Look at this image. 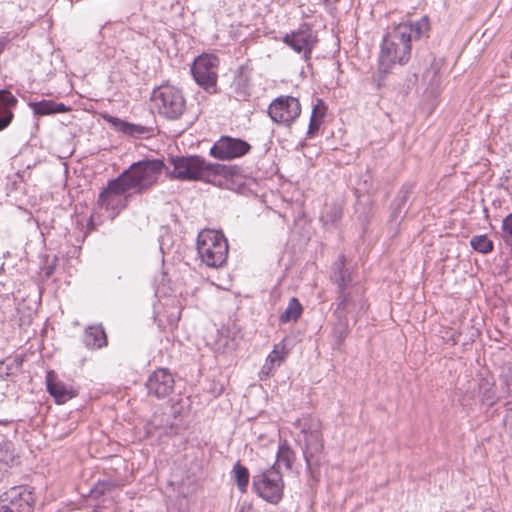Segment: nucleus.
<instances>
[{
  "label": "nucleus",
  "instance_id": "f257e3e1",
  "mask_svg": "<svg viewBox=\"0 0 512 512\" xmlns=\"http://www.w3.org/2000/svg\"><path fill=\"white\" fill-rule=\"evenodd\" d=\"M429 30V18L423 16L417 21L401 22L387 32L381 44L379 72L386 75L395 64H407L411 58L412 42L428 37Z\"/></svg>",
  "mask_w": 512,
  "mask_h": 512
},
{
  "label": "nucleus",
  "instance_id": "f03ea898",
  "mask_svg": "<svg viewBox=\"0 0 512 512\" xmlns=\"http://www.w3.org/2000/svg\"><path fill=\"white\" fill-rule=\"evenodd\" d=\"M170 162L173 169L169 172V177L179 181H203L215 184L216 177L226 174L224 165L207 162L197 155L171 157Z\"/></svg>",
  "mask_w": 512,
  "mask_h": 512
},
{
  "label": "nucleus",
  "instance_id": "7ed1b4c3",
  "mask_svg": "<svg viewBox=\"0 0 512 512\" xmlns=\"http://www.w3.org/2000/svg\"><path fill=\"white\" fill-rule=\"evenodd\" d=\"M294 425L296 428L300 429V433L303 436V439L299 440V444L307 468L311 470L313 467H318L321 463L324 451L322 424L320 420L308 416L297 419Z\"/></svg>",
  "mask_w": 512,
  "mask_h": 512
},
{
  "label": "nucleus",
  "instance_id": "20e7f679",
  "mask_svg": "<svg viewBox=\"0 0 512 512\" xmlns=\"http://www.w3.org/2000/svg\"><path fill=\"white\" fill-rule=\"evenodd\" d=\"M165 168L161 159H145L131 164L120 176L131 190L144 193L157 183Z\"/></svg>",
  "mask_w": 512,
  "mask_h": 512
},
{
  "label": "nucleus",
  "instance_id": "39448f33",
  "mask_svg": "<svg viewBox=\"0 0 512 512\" xmlns=\"http://www.w3.org/2000/svg\"><path fill=\"white\" fill-rule=\"evenodd\" d=\"M197 252L208 267H221L227 260L228 243L223 233L205 229L197 237Z\"/></svg>",
  "mask_w": 512,
  "mask_h": 512
},
{
  "label": "nucleus",
  "instance_id": "423d86ee",
  "mask_svg": "<svg viewBox=\"0 0 512 512\" xmlns=\"http://www.w3.org/2000/svg\"><path fill=\"white\" fill-rule=\"evenodd\" d=\"M158 113L170 120L179 119L186 109L183 92L173 85H161L154 89L151 97Z\"/></svg>",
  "mask_w": 512,
  "mask_h": 512
},
{
  "label": "nucleus",
  "instance_id": "0eeeda50",
  "mask_svg": "<svg viewBox=\"0 0 512 512\" xmlns=\"http://www.w3.org/2000/svg\"><path fill=\"white\" fill-rule=\"evenodd\" d=\"M254 491L271 504H277L283 497L284 481L275 465L253 476Z\"/></svg>",
  "mask_w": 512,
  "mask_h": 512
},
{
  "label": "nucleus",
  "instance_id": "6e6552de",
  "mask_svg": "<svg viewBox=\"0 0 512 512\" xmlns=\"http://www.w3.org/2000/svg\"><path fill=\"white\" fill-rule=\"evenodd\" d=\"M130 190L119 175L117 178L108 181L106 188L99 194L98 204L114 218L127 206L130 197L127 192Z\"/></svg>",
  "mask_w": 512,
  "mask_h": 512
},
{
  "label": "nucleus",
  "instance_id": "1a4fd4ad",
  "mask_svg": "<svg viewBox=\"0 0 512 512\" xmlns=\"http://www.w3.org/2000/svg\"><path fill=\"white\" fill-rule=\"evenodd\" d=\"M218 65L219 59L216 55L203 54L198 56L191 66L194 80L208 92L216 91Z\"/></svg>",
  "mask_w": 512,
  "mask_h": 512
},
{
  "label": "nucleus",
  "instance_id": "9d476101",
  "mask_svg": "<svg viewBox=\"0 0 512 512\" xmlns=\"http://www.w3.org/2000/svg\"><path fill=\"white\" fill-rule=\"evenodd\" d=\"M301 104L292 96H279L268 107V115L274 123L290 127L300 116Z\"/></svg>",
  "mask_w": 512,
  "mask_h": 512
},
{
  "label": "nucleus",
  "instance_id": "9b49d317",
  "mask_svg": "<svg viewBox=\"0 0 512 512\" xmlns=\"http://www.w3.org/2000/svg\"><path fill=\"white\" fill-rule=\"evenodd\" d=\"M34 497L28 487L14 486L0 495V512H32Z\"/></svg>",
  "mask_w": 512,
  "mask_h": 512
},
{
  "label": "nucleus",
  "instance_id": "f8f14e48",
  "mask_svg": "<svg viewBox=\"0 0 512 512\" xmlns=\"http://www.w3.org/2000/svg\"><path fill=\"white\" fill-rule=\"evenodd\" d=\"M282 40L293 51L303 54L305 61L310 60L318 42L316 32L308 24H302L297 30L287 33Z\"/></svg>",
  "mask_w": 512,
  "mask_h": 512
},
{
  "label": "nucleus",
  "instance_id": "ddd939ff",
  "mask_svg": "<svg viewBox=\"0 0 512 512\" xmlns=\"http://www.w3.org/2000/svg\"><path fill=\"white\" fill-rule=\"evenodd\" d=\"M336 304L334 315L341 317H348L350 314L358 315L367 307L364 291L360 286L338 291Z\"/></svg>",
  "mask_w": 512,
  "mask_h": 512
},
{
  "label": "nucleus",
  "instance_id": "4468645a",
  "mask_svg": "<svg viewBox=\"0 0 512 512\" xmlns=\"http://www.w3.org/2000/svg\"><path fill=\"white\" fill-rule=\"evenodd\" d=\"M251 149V145L239 138L222 136L210 149V155L219 160H232L242 157Z\"/></svg>",
  "mask_w": 512,
  "mask_h": 512
},
{
  "label": "nucleus",
  "instance_id": "2eb2a0df",
  "mask_svg": "<svg viewBox=\"0 0 512 512\" xmlns=\"http://www.w3.org/2000/svg\"><path fill=\"white\" fill-rule=\"evenodd\" d=\"M174 378L172 374L164 368L154 371L146 381V388L149 395L156 398H165L174 390Z\"/></svg>",
  "mask_w": 512,
  "mask_h": 512
},
{
  "label": "nucleus",
  "instance_id": "dca6fc26",
  "mask_svg": "<svg viewBox=\"0 0 512 512\" xmlns=\"http://www.w3.org/2000/svg\"><path fill=\"white\" fill-rule=\"evenodd\" d=\"M330 279L337 286V292L358 286L354 282L352 270L346 266V258L343 254L339 255L333 263Z\"/></svg>",
  "mask_w": 512,
  "mask_h": 512
},
{
  "label": "nucleus",
  "instance_id": "f3484780",
  "mask_svg": "<svg viewBox=\"0 0 512 512\" xmlns=\"http://www.w3.org/2000/svg\"><path fill=\"white\" fill-rule=\"evenodd\" d=\"M46 385L49 394L57 404H64L76 396V392L63 382L58 381L52 371L47 373Z\"/></svg>",
  "mask_w": 512,
  "mask_h": 512
},
{
  "label": "nucleus",
  "instance_id": "a211bd4d",
  "mask_svg": "<svg viewBox=\"0 0 512 512\" xmlns=\"http://www.w3.org/2000/svg\"><path fill=\"white\" fill-rule=\"evenodd\" d=\"M106 119L118 131H121L128 136L136 138H148L153 134L152 126L129 123L113 116H108Z\"/></svg>",
  "mask_w": 512,
  "mask_h": 512
},
{
  "label": "nucleus",
  "instance_id": "6ab92c4d",
  "mask_svg": "<svg viewBox=\"0 0 512 512\" xmlns=\"http://www.w3.org/2000/svg\"><path fill=\"white\" fill-rule=\"evenodd\" d=\"M289 351L283 342L276 344L274 349L267 356L265 363L260 371L261 380L273 375L275 369L279 367L287 358Z\"/></svg>",
  "mask_w": 512,
  "mask_h": 512
},
{
  "label": "nucleus",
  "instance_id": "aec40b11",
  "mask_svg": "<svg viewBox=\"0 0 512 512\" xmlns=\"http://www.w3.org/2000/svg\"><path fill=\"white\" fill-rule=\"evenodd\" d=\"M478 395L481 402L486 406H493L498 396L495 389L494 377L488 373L479 374L477 379Z\"/></svg>",
  "mask_w": 512,
  "mask_h": 512
},
{
  "label": "nucleus",
  "instance_id": "412c9836",
  "mask_svg": "<svg viewBox=\"0 0 512 512\" xmlns=\"http://www.w3.org/2000/svg\"><path fill=\"white\" fill-rule=\"evenodd\" d=\"M17 98L6 89H0V131L11 123L14 115L11 108L17 104Z\"/></svg>",
  "mask_w": 512,
  "mask_h": 512
},
{
  "label": "nucleus",
  "instance_id": "4be33fe9",
  "mask_svg": "<svg viewBox=\"0 0 512 512\" xmlns=\"http://www.w3.org/2000/svg\"><path fill=\"white\" fill-rule=\"evenodd\" d=\"M83 343L88 349H100L107 345V336L102 325L87 327L83 335Z\"/></svg>",
  "mask_w": 512,
  "mask_h": 512
},
{
  "label": "nucleus",
  "instance_id": "5701e85b",
  "mask_svg": "<svg viewBox=\"0 0 512 512\" xmlns=\"http://www.w3.org/2000/svg\"><path fill=\"white\" fill-rule=\"evenodd\" d=\"M35 116H46L58 113H66L71 109L63 103H57L53 100H41L39 102H29Z\"/></svg>",
  "mask_w": 512,
  "mask_h": 512
},
{
  "label": "nucleus",
  "instance_id": "b1692460",
  "mask_svg": "<svg viewBox=\"0 0 512 512\" xmlns=\"http://www.w3.org/2000/svg\"><path fill=\"white\" fill-rule=\"evenodd\" d=\"M16 460L13 443L0 436V470L13 465Z\"/></svg>",
  "mask_w": 512,
  "mask_h": 512
},
{
  "label": "nucleus",
  "instance_id": "393cba45",
  "mask_svg": "<svg viewBox=\"0 0 512 512\" xmlns=\"http://www.w3.org/2000/svg\"><path fill=\"white\" fill-rule=\"evenodd\" d=\"M337 322L334 324L332 329V335L334 338V347L340 348L349 333V321L348 317L336 316Z\"/></svg>",
  "mask_w": 512,
  "mask_h": 512
},
{
  "label": "nucleus",
  "instance_id": "a878e982",
  "mask_svg": "<svg viewBox=\"0 0 512 512\" xmlns=\"http://www.w3.org/2000/svg\"><path fill=\"white\" fill-rule=\"evenodd\" d=\"M303 312V307L299 300L295 297L290 298L284 312L280 315L281 323L296 322Z\"/></svg>",
  "mask_w": 512,
  "mask_h": 512
},
{
  "label": "nucleus",
  "instance_id": "bb28decb",
  "mask_svg": "<svg viewBox=\"0 0 512 512\" xmlns=\"http://www.w3.org/2000/svg\"><path fill=\"white\" fill-rule=\"evenodd\" d=\"M295 458V452L291 449L287 442H284L278 448L277 458L274 465L278 470L281 464L284 465L287 470H290Z\"/></svg>",
  "mask_w": 512,
  "mask_h": 512
},
{
  "label": "nucleus",
  "instance_id": "cd10ccee",
  "mask_svg": "<svg viewBox=\"0 0 512 512\" xmlns=\"http://www.w3.org/2000/svg\"><path fill=\"white\" fill-rule=\"evenodd\" d=\"M414 185L411 183H405L399 190L396 198H395V208L393 210L392 216L397 217L401 211L402 208L405 206L406 202L408 201L412 191H413Z\"/></svg>",
  "mask_w": 512,
  "mask_h": 512
},
{
  "label": "nucleus",
  "instance_id": "c85d7f7f",
  "mask_svg": "<svg viewBox=\"0 0 512 512\" xmlns=\"http://www.w3.org/2000/svg\"><path fill=\"white\" fill-rule=\"evenodd\" d=\"M471 247L482 254H487L493 251L494 244L487 237V235H475L470 239Z\"/></svg>",
  "mask_w": 512,
  "mask_h": 512
},
{
  "label": "nucleus",
  "instance_id": "c756f323",
  "mask_svg": "<svg viewBox=\"0 0 512 512\" xmlns=\"http://www.w3.org/2000/svg\"><path fill=\"white\" fill-rule=\"evenodd\" d=\"M234 478L240 492H245L249 483L248 469L237 462L233 467Z\"/></svg>",
  "mask_w": 512,
  "mask_h": 512
},
{
  "label": "nucleus",
  "instance_id": "7c9ffc66",
  "mask_svg": "<svg viewBox=\"0 0 512 512\" xmlns=\"http://www.w3.org/2000/svg\"><path fill=\"white\" fill-rule=\"evenodd\" d=\"M502 239L512 249V213L502 221Z\"/></svg>",
  "mask_w": 512,
  "mask_h": 512
},
{
  "label": "nucleus",
  "instance_id": "2f4dec72",
  "mask_svg": "<svg viewBox=\"0 0 512 512\" xmlns=\"http://www.w3.org/2000/svg\"><path fill=\"white\" fill-rule=\"evenodd\" d=\"M326 105L321 99H317V102L313 105L311 117L312 119H316L318 121L323 120L325 114H326Z\"/></svg>",
  "mask_w": 512,
  "mask_h": 512
},
{
  "label": "nucleus",
  "instance_id": "473e14b6",
  "mask_svg": "<svg viewBox=\"0 0 512 512\" xmlns=\"http://www.w3.org/2000/svg\"><path fill=\"white\" fill-rule=\"evenodd\" d=\"M321 123H322L321 121L310 118L309 127L307 130V137H309V138L314 137L315 134L318 132Z\"/></svg>",
  "mask_w": 512,
  "mask_h": 512
},
{
  "label": "nucleus",
  "instance_id": "72a5a7b5",
  "mask_svg": "<svg viewBox=\"0 0 512 512\" xmlns=\"http://www.w3.org/2000/svg\"><path fill=\"white\" fill-rule=\"evenodd\" d=\"M8 43H9L8 36H0V55L3 53V51L5 50Z\"/></svg>",
  "mask_w": 512,
  "mask_h": 512
},
{
  "label": "nucleus",
  "instance_id": "f704fd0d",
  "mask_svg": "<svg viewBox=\"0 0 512 512\" xmlns=\"http://www.w3.org/2000/svg\"><path fill=\"white\" fill-rule=\"evenodd\" d=\"M105 484H100L95 489L91 490V494L94 496H98V494L104 493Z\"/></svg>",
  "mask_w": 512,
  "mask_h": 512
},
{
  "label": "nucleus",
  "instance_id": "c9c22d12",
  "mask_svg": "<svg viewBox=\"0 0 512 512\" xmlns=\"http://www.w3.org/2000/svg\"><path fill=\"white\" fill-rule=\"evenodd\" d=\"M338 218H340V212L338 210H334L333 212V215H332V218H331V221L334 222L336 221Z\"/></svg>",
  "mask_w": 512,
  "mask_h": 512
}]
</instances>
